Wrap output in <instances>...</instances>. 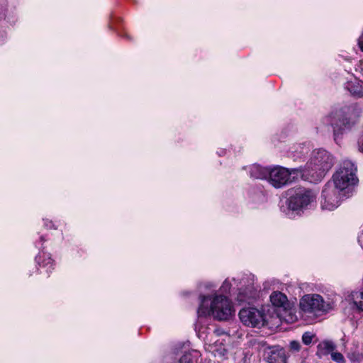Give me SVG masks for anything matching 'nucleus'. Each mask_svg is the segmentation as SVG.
I'll return each mask as SVG.
<instances>
[{"mask_svg": "<svg viewBox=\"0 0 363 363\" xmlns=\"http://www.w3.org/2000/svg\"><path fill=\"white\" fill-rule=\"evenodd\" d=\"M335 345L330 340L321 342L317 347V355L319 357L331 354L335 350Z\"/></svg>", "mask_w": 363, "mask_h": 363, "instance_id": "2eb2a0df", "label": "nucleus"}, {"mask_svg": "<svg viewBox=\"0 0 363 363\" xmlns=\"http://www.w3.org/2000/svg\"><path fill=\"white\" fill-rule=\"evenodd\" d=\"M335 164L333 156L323 149L313 151L309 160L301 168L303 179L310 182H320Z\"/></svg>", "mask_w": 363, "mask_h": 363, "instance_id": "f257e3e1", "label": "nucleus"}, {"mask_svg": "<svg viewBox=\"0 0 363 363\" xmlns=\"http://www.w3.org/2000/svg\"><path fill=\"white\" fill-rule=\"evenodd\" d=\"M315 337V335L311 332H306L302 335V342L306 345H309Z\"/></svg>", "mask_w": 363, "mask_h": 363, "instance_id": "6ab92c4d", "label": "nucleus"}, {"mask_svg": "<svg viewBox=\"0 0 363 363\" xmlns=\"http://www.w3.org/2000/svg\"><path fill=\"white\" fill-rule=\"evenodd\" d=\"M359 149L362 152H363V140L362 142L359 145Z\"/></svg>", "mask_w": 363, "mask_h": 363, "instance_id": "b1692460", "label": "nucleus"}, {"mask_svg": "<svg viewBox=\"0 0 363 363\" xmlns=\"http://www.w3.org/2000/svg\"><path fill=\"white\" fill-rule=\"evenodd\" d=\"M44 225L48 228H54V224L51 220H44Z\"/></svg>", "mask_w": 363, "mask_h": 363, "instance_id": "5701e85b", "label": "nucleus"}, {"mask_svg": "<svg viewBox=\"0 0 363 363\" xmlns=\"http://www.w3.org/2000/svg\"><path fill=\"white\" fill-rule=\"evenodd\" d=\"M358 242L363 249V229L362 230L361 233L358 236Z\"/></svg>", "mask_w": 363, "mask_h": 363, "instance_id": "4be33fe9", "label": "nucleus"}, {"mask_svg": "<svg viewBox=\"0 0 363 363\" xmlns=\"http://www.w3.org/2000/svg\"><path fill=\"white\" fill-rule=\"evenodd\" d=\"M345 89L353 96L358 97L363 96V87L357 79L347 82Z\"/></svg>", "mask_w": 363, "mask_h": 363, "instance_id": "dca6fc26", "label": "nucleus"}, {"mask_svg": "<svg viewBox=\"0 0 363 363\" xmlns=\"http://www.w3.org/2000/svg\"><path fill=\"white\" fill-rule=\"evenodd\" d=\"M315 195L310 190L298 188L291 191L288 200V208L294 211H301L314 201Z\"/></svg>", "mask_w": 363, "mask_h": 363, "instance_id": "0eeeda50", "label": "nucleus"}, {"mask_svg": "<svg viewBox=\"0 0 363 363\" xmlns=\"http://www.w3.org/2000/svg\"><path fill=\"white\" fill-rule=\"evenodd\" d=\"M356 172L357 168L354 164L351 161L345 160L334 174L333 180L329 181L328 184H333L335 189L345 194L347 189L357 183Z\"/></svg>", "mask_w": 363, "mask_h": 363, "instance_id": "20e7f679", "label": "nucleus"}, {"mask_svg": "<svg viewBox=\"0 0 363 363\" xmlns=\"http://www.w3.org/2000/svg\"><path fill=\"white\" fill-rule=\"evenodd\" d=\"M271 354L267 357L269 363H277L278 359H281L284 363L286 362L285 354L283 350H273L270 352Z\"/></svg>", "mask_w": 363, "mask_h": 363, "instance_id": "f3484780", "label": "nucleus"}, {"mask_svg": "<svg viewBox=\"0 0 363 363\" xmlns=\"http://www.w3.org/2000/svg\"><path fill=\"white\" fill-rule=\"evenodd\" d=\"M35 259L40 267V273L49 276L53 269V260L50 254L41 252L35 257Z\"/></svg>", "mask_w": 363, "mask_h": 363, "instance_id": "9d476101", "label": "nucleus"}, {"mask_svg": "<svg viewBox=\"0 0 363 363\" xmlns=\"http://www.w3.org/2000/svg\"><path fill=\"white\" fill-rule=\"evenodd\" d=\"M171 358H172V354H169L167 357V360H169V359H171Z\"/></svg>", "mask_w": 363, "mask_h": 363, "instance_id": "393cba45", "label": "nucleus"}, {"mask_svg": "<svg viewBox=\"0 0 363 363\" xmlns=\"http://www.w3.org/2000/svg\"><path fill=\"white\" fill-rule=\"evenodd\" d=\"M198 316H212L219 320H226L235 314L231 302L223 295L200 297V305L197 311Z\"/></svg>", "mask_w": 363, "mask_h": 363, "instance_id": "f03ea898", "label": "nucleus"}, {"mask_svg": "<svg viewBox=\"0 0 363 363\" xmlns=\"http://www.w3.org/2000/svg\"><path fill=\"white\" fill-rule=\"evenodd\" d=\"M239 318L244 325L251 327H259L265 322L263 313L255 308H242L239 312Z\"/></svg>", "mask_w": 363, "mask_h": 363, "instance_id": "6e6552de", "label": "nucleus"}, {"mask_svg": "<svg viewBox=\"0 0 363 363\" xmlns=\"http://www.w3.org/2000/svg\"><path fill=\"white\" fill-rule=\"evenodd\" d=\"M350 113L351 108H350L335 113V118H337L338 121L332 122L335 141H337L339 134L342 133V130L350 128L354 123V117Z\"/></svg>", "mask_w": 363, "mask_h": 363, "instance_id": "1a4fd4ad", "label": "nucleus"}, {"mask_svg": "<svg viewBox=\"0 0 363 363\" xmlns=\"http://www.w3.org/2000/svg\"><path fill=\"white\" fill-rule=\"evenodd\" d=\"M343 194L335 189L333 184H326L322 191L320 204L323 211H333L341 203Z\"/></svg>", "mask_w": 363, "mask_h": 363, "instance_id": "423d86ee", "label": "nucleus"}, {"mask_svg": "<svg viewBox=\"0 0 363 363\" xmlns=\"http://www.w3.org/2000/svg\"><path fill=\"white\" fill-rule=\"evenodd\" d=\"M236 281H237L235 279H226L223 281L222 286H220V291L222 293H228V292H229L230 289H231V286H233V283L232 282H233L234 284H235Z\"/></svg>", "mask_w": 363, "mask_h": 363, "instance_id": "a211bd4d", "label": "nucleus"}, {"mask_svg": "<svg viewBox=\"0 0 363 363\" xmlns=\"http://www.w3.org/2000/svg\"><path fill=\"white\" fill-rule=\"evenodd\" d=\"M270 301L274 307L284 310L289 305L287 296L280 291H274L270 295Z\"/></svg>", "mask_w": 363, "mask_h": 363, "instance_id": "9b49d317", "label": "nucleus"}, {"mask_svg": "<svg viewBox=\"0 0 363 363\" xmlns=\"http://www.w3.org/2000/svg\"><path fill=\"white\" fill-rule=\"evenodd\" d=\"M240 291L237 296V300L240 303L250 302L252 299L255 298L256 291L252 285H249L246 289Z\"/></svg>", "mask_w": 363, "mask_h": 363, "instance_id": "4468645a", "label": "nucleus"}, {"mask_svg": "<svg viewBox=\"0 0 363 363\" xmlns=\"http://www.w3.org/2000/svg\"><path fill=\"white\" fill-rule=\"evenodd\" d=\"M331 359L337 363H345L344 356L338 352H333L331 354Z\"/></svg>", "mask_w": 363, "mask_h": 363, "instance_id": "aec40b11", "label": "nucleus"}, {"mask_svg": "<svg viewBox=\"0 0 363 363\" xmlns=\"http://www.w3.org/2000/svg\"><path fill=\"white\" fill-rule=\"evenodd\" d=\"M248 171L251 177L259 179H267L269 174V169L256 164L250 165Z\"/></svg>", "mask_w": 363, "mask_h": 363, "instance_id": "ddd939ff", "label": "nucleus"}, {"mask_svg": "<svg viewBox=\"0 0 363 363\" xmlns=\"http://www.w3.org/2000/svg\"><path fill=\"white\" fill-rule=\"evenodd\" d=\"M301 168L287 169L276 167L269 169L268 179L269 183L275 188H281L298 178L303 179Z\"/></svg>", "mask_w": 363, "mask_h": 363, "instance_id": "39448f33", "label": "nucleus"}, {"mask_svg": "<svg viewBox=\"0 0 363 363\" xmlns=\"http://www.w3.org/2000/svg\"><path fill=\"white\" fill-rule=\"evenodd\" d=\"M347 301L359 312L363 313V289L351 292L346 298Z\"/></svg>", "mask_w": 363, "mask_h": 363, "instance_id": "f8f14e48", "label": "nucleus"}, {"mask_svg": "<svg viewBox=\"0 0 363 363\" xmlns=\"http://www.w3.org/2000/svg\"><path fill=\"white\" fill-rule=\"evenodd\" d=\"M290 348L293 351L298 352L301 349V345L299 342L293 340L290 342Z\"/></svg>", "mask_w": 363, "mask_h": 363, "instance_id": "412c9836", "label": "nucleus"}, {"mask_svg": "<svg viewBox=\"0 0 363 363\" xmlns=\"http://www.w3.org/2000/svg\"><path fill=\"white\" fill-rule=\"evenodd\" d=\"M299 308L303 315L316 318L330 311L333 303L325 301L320 294H308L300 299Z\"/></svg>", "mask_w": 363, "mask_h": 363, "instance_id": "7ed1b4c3", "label": "nucleus"}]
</instances>
